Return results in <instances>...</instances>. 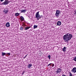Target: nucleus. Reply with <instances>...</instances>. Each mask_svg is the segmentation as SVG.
Segmentation results:
<instances>
[{
  "label": "nucleus",
  "instance_id": "bb28decb",
  "mask_svg": "<svg viewBox=\"0 0 76 76\" xmlns=\"http://www.w3.org/2000/svg\"><path fill=\"white\" fill-rule=\"evenodd\" d=\"M62 76H66V75H65L63 74V75H62Z\"/></svg>",
  "mask_w": 76,
  "mask_h": 76
},
{
  "label": "nucleus",
  "instance_id": "423d86ee",
  "mask_svg": "<svg viewBox=\"0 0 76 76\" xmlns=\"http://www.w3.org/2000/svg\"><path fill=\"white\" fill-rule=\"evenodd\" d=\"M71 72H72L73 73H75L76 72V67H75L73 68L72 69Z\"/></svg>",
  "mask_w": 76,
  "mask_h": 76
},
{
  "label": "nucleus",
  "instance_id": "a211bd4d",
  "mask_svg": "<svg viewBox=\"0 0 76 76\" xmlns=\"http://www.w3.org/2000/svg\"><path fill=\"white\" fill-rule=\"evenodd\" d=\"M73 60H74L75 61H76V56H75V58H73Z\"/></svg>",
  "mask_w": 76,
  "mask_h": 76
},
{
  "label": "nucleus",
  "instance_id": "cd10ccee",
  "mask_svg": "<svg viewBox=\"0 0 76 76\" xmlns=\"http://www.w3.org/2000/svg\"><path fill=\"white\" fill-rule=\"evenodd\" d=\"M3 1H4V0H1V2Z\"/></svg>",
  "mask_w": 76,
  "mask_h": 76
},
{
  "label": "nucleus",
  "instance_id": "c85d7f7f",
  "mask_svg": "<svg viewBox=\"0 0 76 76\" xmlns=\"http://www.w3.org/2000/svg\"><path fill=\"white\" fill-rule=\"evenodd\" d=\"M8 54H9V55H10V53H8Z\"/></svg>",
  "mask_w": 76,
  "mask_h": 76
},
{
  "label": "nucleus",
  "instance_id": "f8f14e48",
  "mask_svg": "<svg viewBox=\"0 0 76 76\" xmlns=\"http://www.w3.org/2000/svg\"><path fill=\"white\" fill-rule=\"evenodd\" d=\"M20 15V14L18 12L15 13V16H19Z\"/></svg>",
  "mask_w": 76,
  "mask_h": 76
},
{
  "label": "nucleus",
  "instance_id": "39448f33",
  "mask_svg": "<svg viewBox=\"0 0 76 76\" xmlns=\"http://www.w3.org/2000/svg\"><path fill=\"white\" fill-rule=\"evenodd\" d=\"M56 72V74H60L61 72V69L58 68L57 69V70Z\"/></svg>",
  "mask_w": 76,
  "mask_h": 76
},
{
  "label": "nucleus",
  "instance_id": "f3484780",
  "mask_svg": "<svg viewBox=\"0 0 76 76\" xmlns=\"http://www.w3.org/2000/svg\"><path fill=\"white\" fill-rule=\"evenodd\" d=\"M1 53H2V56H4L6 54V53L3 52Z\"/></svg>",
  "mask_w": 76,
  "mask_h": 76
},
{
  "label": "nucleus",
  "instance_id": "6e6552de",
  "mask_svg": "<svg viewBox=\"0 0 76 76\" xmlns=\"http://www.w3.org/2000/svg\"><path fill=\"white\" fill-rule=\"evenodd\" d=\"M61 25V21H59L57 23V25L58 26H60Z\"/></svg>",
  "mask_w": 76,
  "mask_h": 76
},
{
  "label": "nucleus",
  "instance_id": "393cba45",
  "mask_svg": "<svg viewBox=\"0 0 76 76\" xmlns=\"http://www.w3.org/2000/svg\"><path fill=\"white\" fill-rule=\"evenodd\" d=\"M24 73H25V71H24L22 73V75H23Z\"/></svg>",
  "mask_w": 76,
  "mask_h": 76
},
{
  "label": "nucleus",
  "instance_id": "9d476101",
  "mask_svg": "<svg viewBox=\"0 0 76 76\" xmlns=\"http://www.w3.org/2000/svg\"><path fill=\"white\" fill-rule=\"evenodd\" d=\"M66 48H67L66 47H64V48L62 49V50L64 52H65L66 51Z\"/></svg>",
  "mask_w": 76,
  "mask_h": 76
},
{
  "label": "nucleus",
  "instance_id": "aec40b11",
  "mask_svg": "<svg viewBox=\"0 0 76 76\" xmlns=\"http://www.w3.org/2000/svg\"><path fill=\"white\" fill-rule=\"evenodd\" d=\"M48 58H49V59H50L51 58V56L49 55L48 56Z\"/></svg>",
  "mask_w": 76,
  "mask_h": 76
},
{
  "label": "nucleus",
  "instance_id": "4be33fe9",
  "mask_svg": "<svg viewBox=\"0 0 76 76\" xmlns=\"http://www.w3.org/2000/svg\"><path fill=\"white\" fill-rule=\"evenodd\" d=\"M52 64V63L49 64L47 66H50V67H51V65Z\"/></svg>",
  "mask_w": 76,
  "mask_h": 76
},
{
  "label": "nucleus",
  "instance_id": "4468645a",
  "mask_svg": "<svg viewBox=\"0 0 76 76\" xmlns=\"http://www.w3.org/2000/svg\"><path fill=\"white\" fill-rule=\"evenodd\" d=\"M32 64H29L28 66V68H30V67H32Z\"/></svg>",
  "mask_w": 76,
  "mask_h": 76
},
{
  "label": "nucleus",
  "instance_id": "dca6fc26",
  "mask_svg": "<svg viewBox=\"0 0 76 76\" xmlns=\"http://www.w3.org/2000/svg\"><path fill=\"white\" fill-rule=\"evenodd\" d=\"M38 27V26L36 25H34V29H35V28H37Z\"/></svg>",
  "mask_w": 76,
  "mask_h": 76
},
{
  "label": "nucleus",
  "instance_id": "f03ea898",
  "mask_svg": "<svg viewBox=\"0 0 76 76\" xmlns=\"http://www.w3.org/2000/svg\"><path fill=\"white\" fill-rule=\"evenodd\" d=\"M39 11L37 13H36L35 15V17L36 18H37V20H39V19H41L42 18H43V15H40L39 14Z\"/></svg>",
  "mask_w": 76,
  "mask_h": 76
},
{
  "label": "nucleus",
  "instance_id": "6ab92c4d",
  "mask_svg": "<svg viewBox=\"0 0 76 76\" xmlns=\"http://www.w3.org/2000/svg\"><path fill=\"white\" fill-rule=\"evenodd\" d=\"M20 31H23V27H21L20 28Z\"/></svg>",
  "mask_w": 76,
  "mask_h": 76
},
{
  "label": "nucleus",
  "instance_id": "ddd939ff",
  "mask_svg": "<svg viewBox=\"0 0 76 76\" xmlns=\"http://www.w3.org/2000/svg\"><path fill=\"white\" fill-rule=\"evenodd\" d=\"M4 13H7L8 12V11L7 10H6V9H4Z\"/></svg>",
  "mask_w": 76,
  "mask_h": 76
},
{
  "label": "nucleus",
  "instance_id": "7ed1b4c3",
  "mask_svg": "<svg viewBox=\"0 0 76 76\" xmlns=\"http://www.w3.org/2000/svg\"><path fill=\"white\" fill-rule=\"evenodd\" d=\"M9 1L8 0H5V1L4 2L1 3V5H6L7 4H9Z\"/></svg>",
  "mask_w": 76,
  "mask_h": 76
},
{
  "label": "nucleus",
  "instance_id": "412c9836",
  "mask_svg": "<svg viewBox=\"0 0 76 76\" xmlns=\"http://www.w3.org/2000/svg\"><path fill=\"white\" fill-rule=\"evenodd\" d=\"M52 67H53L54 66V64H52V65H51Z\"/></svg>",
  "mask_w": 76,
  "mask_h": 76
},
{
  "label": "nucleus",
  "instance_id": "0eeeda50",
  "mask_svg": "<svg viewBox=\"0 0 76 76\" xmlns=\"http://www.w3.org/2000/svg\"><path fill=\"white\" fill-rule=\"evenodd\" d=\"M20 20L21 22L22 21H23L24 20H25V19H24V18H23V17L22 16H21V17H20Z\"/></svg>",
  "mask_w": 76,
  "mask_h": 76
},
{
  "label": "nucleus",
  "instance_id": "9b49d317",
  "mask_svg": "<svg viewBox=\"0 0 76 76\" xmlns=\"http://www.w3.org/2000/svg\"><path fill=\"white\" fill-rule=\"evenodd\" d=\"M6 26L7 27H9V26H10V23H7Z\"/></svg>",
  "mask_w": 76,
  "mask_h": 76
},
{
  "label": "nucleus",
  "instance_id": "20e7f679",
  "mask_svg": "<svg viewBox=\"0 0 76 76\" xmlns=\"http://www.w3.org/2000/svg\"><path fill=\"white\" fill-rule=\"evenodd\" d=\"M56 12L55 15L56 16V17H58V16H59V15L60 13V11L57 10Z\"/></svg>",
  "mask_w": 76,
  "mask_h": 76
},
{
  "label": "nucleus",
  "instance_id": "b1692460",
  "mask_svg": "<svg viewBox=\"0 0 76 76\" xmlns=\"http://www.w3.org/2000/svg\"><path fill=\"white\" fill-rule=\"evenodd\" d=\"M28 54H27L23 58H25L26 57V56H27V55Z\"/></svg>",
  "mask_w": 76,
  "mask_h": 76
},
{
  "label": "nucleus",
  "instance_id": "2eb2a0df",
  "mask_svg": "<svg viewBox=\"0 0 76 76\" xmlns=\"http://www.w3.org/2000/svg\"><path fill=\"white\" fill-rule=\"evenodd\" d=\"M31 28V27H27L25 29V30H28V29H29Z\"/></svg>",
  "mask_w": 76,
  "mask_h": 76
},
{
  "label": "nucleus",
  "instance_id": "f257e3e1",
  "mask_svg": "<svg viewBox=\"0 0 76 76\" xmlns=\"http://www.w3.org/2000/svg\"><path fill=\"white\" fill-rule=\"evenodd\" d=\"M72 37L73 36L72 34L68 33L64 35L63 37V38L65 42H66V41H70Z\"/></svg>",
  "mask_w": 76,
  "mask_h": 76
},
{
  "label": "nucleus",
  "instance_id": "1a4fd4ad",
  "mask_svg": "<svg viewBox=\"0 0 76 76\" xmlns=\"http://www.w3.org/2000/svg\"><path fill=\"white\" fill-rule=\"evenodd\" d=\"M26 11V10H21V13H25V12Z\"/></svg>",
  "mask_w": 76,
  "mask_h": 76
},
{
  "label": "nucleus",
  "instance_id": "5701e85b",
  "mask_svg": "<svg viewBox=\"0 0 76 76\" xmlns=\"http://www.w3.org/2000/svg\"><path fill=\"white\" fill-rule=\"evenodd\" d=\"M69 73L70 74V75H69L70 76H72V73H71V72H70Z\"/></svg>",
  "mask_w": 76,
  "mask_h": 76
},
{
  "label": "nucleus",
  "instance_id": "a878e982",
  "mask_svg": "<svg viewBox=\"0 0 76 76\" xmlns=\"http://www.w3.org/2000/svg\"><path fill=\"white\" fill-rule=\"evenodd\" d=\"M74 14H75V15H76V10H75V11H74Z\"/></svg>",
  "mask_w": 76,
  "mask_h": 76
}]
</instances>
